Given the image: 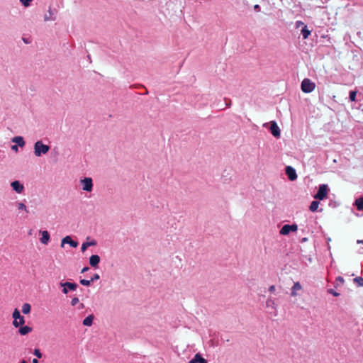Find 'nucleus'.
Segmentation results:
<instances>
[{
  "instance_id": "1",
  "label": "nucleus",
  "mask_w": 363,
  "mask_h": 363,
  "mask_svg": "<svg viewBox=\"0 0 363 363\" xmlns=\"http://www.w3.org/2000/svg\"><path fill=\"white\" fill-rule=\"evenodd\" d=\"M79 183L82 191L87 193H91L93 191L94 183L91 177L81 178Z\"/></svg>"
},
{
  "instance_id": "2",
  "label": "nucleus",
  "mask_w": 363,
  "mask_h": 363,
  "mask_svg": "<svg viewBox=\"0 0 363 363\" xmlns=\"http://www.w3.org/2000/svg\"><path fill=\"white\" fill-rule=\"evenodd\" d=\"M50 150V147L48 145L43 144L41 140H38L34 144V154L36 157H40L45 155Z\"/></svg>"
},
{
  "instance_id": "3",
  "label": "nucleus",
  "mask_w": 363,
  "mask_h": 363,
  "mask_svg": "<svg viewBox=\"0 0 363 363\" xmlns=\"http://www.w3.org/2000/svg\"><path fill=\"white\" fill-rule=\"evenodd\" d=\"M12 317L13 318V325L15 328H18L25 323L24 317L21 315L20 311L17 308L14 309Z\"/></svg>"
},
{
  "instance_id": "4",
  "label": "nucleus",
  "mask_w": 363,
  "mask_h": 363,
  "mask_svg": "<svg viewBox=\"0 0 363 363\" xmlns=\"http://www.w3.org/2000/svg\"><path fill=\"white\" fill-rule=\"evenodd\" d=\"M315 87V83L311 82L309 79H304L301 82V90L304 93L312 92Z\"/></svg>"
},
{
  "instance_id": "5",
  "label": "nucleus",
  "mask_w": 363,
  "mask_h": 363,
  "mask_svg": "<svg viewBox=\"0 0 363 363\" xmlns=\"http://www.w3.org/2000/svg\"><path fill=\"white\" fill-rule=\"evenodd\" d=\"M269 123H264V126L267 127ZM269 130L274 137L277 138L280 137L281 130L275 121H273L269 123Z\"/></svg>"
},
{
  "instance_id": "6",
  "label": "nucleus",
  "mask_w": 363,
  "mask_h": 363,
  "mask_svg": "<svg viewBox=\"0 0 363 363\" xmlns=\"http://www.w3.org/2000/svg\"><path fill=\"white\" fill-rule=\"evenodd\" d=\"M328 191V186L326 184H320L314 198L318 200H323L326 197Z\"/></svg>"
},
{
  "instance_id": "7",
  "label": "nucleus",
  "mask_w": 363,
  "mask_h": 363,
  "mask_svg": "<svg viewBox=\"0 0 363 363\" xmlns=\"http://www.w3.org/2000/svg\"><path fill=\"white\" fill-rule=\"evenodd\" d=\"M298 229V226L296 224L289 225L286 224L283 225V227L280 230V234L283 235H286L289 234L291 232H296Z\"/></svg>"
},
{
  "instance_id": "8",
  "label": "nucleus",
  "mask_w": 363,
  "mask_h": 363,
  "mask_svg": "<svg viewBox=\"0 0 363 363\" xmlns=\"http://www.w3.org/2000/svg\"><path fill=\"white\" fill-rule=\"evenodd\" d=\"M45 21H53L57 18V10L49 7L48 12L43 16Z\"/></svg>"
},
{
  "instance_id": "9",
  "label": "nucleus",
  "mask_w": 363,
  "mask_h": 363,
  "mask_svg": "<svg viewBox=\"0 0 363 363\" xmlns=\"http://www.w3.org/2000/svg\"><path fill=\"white\" fill-rule=\"evenodd\" d=\"M60 286H62V293L65 294H67V287H69L70 291H75L77 288V284L75 283L72 282H60Z\"/></svg>"
},
{
  "instance_id": "10",
  "label": "nucleus",
  "mask_w": 363,
  "mask_h": 363,
  "mask_svg": "<svg viewBox=\"0 0 363 363\" xmlns=\"http://www.w3.org/2000/svg\"><path fill=\"white\" fill-rule=\"evenodd\" d=\"M65 244H69L72 247H77L78 246V242L74 241L69 235L62 238L60 244L61 247H64Z\"/></svg>"
},
{
  "instance_id": "11",
  "label": "nucleus",
  "mask_w": 363,
  "mask_h": 363,
  "mask_svg": "<svg viewBox=\"0 0 363 363\" xmlns=\"http://www.w3.org/2000/svg\"><path fill=\"white\" fill-rule=\"evenodd\" d=\"M13 190L17 194H21L24 190V186L19 181H14L11 183Z\"/></svg>"
},
{
  "instance_id": "12",
  "label": "nucleus",
  "mask_w": 363,
  "mask_h": 363,
  "mask_svg": "<svg viewBox=\"0 0 363 363\" xmlns=\"http://www.w3.org/2000/svg\"><path fill=\"white\" fill-rule=\"evenodd\" d=\"M40 234L41 235V238L40 239V242L45 245H47L50 240V235L48 230H40Z\"/></svg>"
},
{
  "instance_id": "13",
  "label": "nucleus",
  "mask_w": 363,
  "mask_h": 363,
  "mask_svg": "<svg viewBox=\"0 0 363 363\" xmlns=\"http://www.w3.org/2000/svg\"><path fill=\"white\" fill-rule=\"evenodd\" d=\"M286 174L291 181H294L297 179L296 170L291 166H287L286 167Z\"/></svg>"
},
{
  "instance_id": "14",
  "label": "nucleus",
  "mask_w": 363,
  "mask_h": 363,
  "mask_svg": "<svg viewBox=\"0 0 363 363\" xmlns=\"http://www.w3.org/2000/svg\"><path fill=\"white\" fill-rule=\"evenodd\" d=\"M99 262H100V257L99 255H94L89 257V264L91 267H97Z\"/></svg>"
},
{
  "instance_id": "15",
  "label": "nucleus",
  "mask_w": 363,
  "mask_h": 363,
  "mask_svg": "<svg viewBox=\"0 0 363 363\" xmlns=\"http://www.w3.org/2000/svg\"><path fill=\"white\" fill-rule=\"evenodd\" d=\"M96 244H97V242L95 240H91L90 241L84 242L82 245L81 250H82V252H84L86 250V249L89 247L95 246V245H96Z\"/></svg>"
},
{
  "instance_id": "16",
  "label": "nucleus",
  "mask_w": 363,
  "mask_h": 363,
  "mask_svg": "<svg viewBox=\"0 0 363 363\" xmlns=\"http://www.w3.org/2000/svg\"><path fill=\"white\" fill-rule=\"evenodd\" d=\"M11 140L13 143L17 144V145H18L21 147H23L25 146L26 143L23 140V138L21 136H16V137L13 138Z\"/></svg>"
},
{
  "instance_id": "17",
  "label": "nucleus",
  "mask_w": 363,
  "mask_h": 363,
  "mask_svg": "<svg viewBox=\"0 0 363 363\" xmlns=\"http://www.w3.org/2000/svg\"><path fill=\"white\" fill-rule=\"evenodd\" d=\"M266 306L268 308H272L275 311H277V304L275 301L272 297H269L266 301Z\"/></svg>"
},
{
  "instance_id": "18",
  "label": "nucleus",
  "mask_w": 363,
  "mask_h": 363,
  "mask_svg": "<svg viewBox=\"0 0 363 363\" xmlns=\"http://www.w3.org/2000/svg\"><path fill=\"white\" fill-rule=\"evenodd\" d=\"M32 330H33L32 328L30 326H28V325L21 326L18 330V333L21 335H26L28 334L29 333H30L32 331Z\"/></svg>"
},
{
  "instance_id": "19",
  "label": "nucleus",
  "mask_w": 363,
  "mask_h": 363,
  "mask_svg": "<svg viewBox=\"0 0 363 363\" xmlns=\"http://www.w3.org/2000/svg\"><path fill=\"white\" fill-rule=\"evenodd\" d=\"M301 285L299 282H296L294 283V286H292L291 288V295L292 296H297V291H299L301 289Z\"/></svg>"
},
{
  "instance_id": "20",
  "label": "nucleus",
  "mask_w": 363,
  "mask_h": 363,
  "mask_svg": "<svg viewBox=\"0 0 363 363\" xmlns=\"http://www.w3.org/2000/svg\"><path fill=\"white\" fill-rule=\"evenodd\" d=\"M189 363H207V362L205 359L197 354L192 359L190 360Z\"/></svg>"
},
{
  "instance_id": "21",
  "label": "nucleus",
  "mask_w": 363,
  "mask_h": 363,
  "mask_svg": "<svg viewBox=\"0 0 363 363\" xmlns=\"http://www.w3.org/2000/svg\"><path fill=\"white\" fill-rule=\"evenodd\" d=\"M94 318V317L93 315H88L86 318L84 319L83 325L85 326H91L93 323Z\"/></svg>"
},
{
  "instance_id": "22",
  "label": "nucleus",
  "mask_w": 363,
  "mask_h": 363,
  "mask_svg": "<svg viewBox=\"0 0 363 363\" xmlns=\"http://www.w3.org/2000/svg\"><path fill=\"white\" fill-rule=\"evenodd\" d=\"M301 35L303 39H307L311 35V31L307 28L306 26H304L301 29Z\"/></svg>"
},
{
  "instance_id": "23",
  "label": "nucleus",
  "mask_w": 363,
  "mask_h": 363,
  "mask_svg": "<svg viewBox=\"0 0 363 363\" xmlns=\"http://www.w3.org/2000/svg\"><path fill=\"white\" fill-rule=\"evenodd\" d=\"M30 310H31V306H30V305L29 303H26L23 304V306H22V312H23V313L28 314V313H30Z\"/></svg>"
},
{
  "instance_id": "24",
  "label": "nucleus",
  "mask_w": 363,
  "mask_h": 363,
  "mask_svg": "<svg viewBox=\"0 0 363 363\" xmlns=\"http://www.w3.org/2000/svg\"><path fill=\"white\" fill-rule=\"evenodd\" d=\"M319 201H313L311 202L310 206H309V209L312 211V212H315L317 211L318 206H319Z\"/></svg>"
},
{
  "instance_id": "25",
  "label": "nucleus",
  "mask_w": 363,
  "mask_h": 363,
  "mask_svg": "<svg viewBox=\"0 0 363 363\" xmlns=\"http://www.w3.org/2000/svg\"><path fill=\"white\" fill-rule=\"evenodd\" d=\"M355 205L359 211H363V201L360 198L356 199Z\"/></svg>"
},
{
  "instance_id": "26",
  "label": "nucleus",
  "mask_w": 363,
  "mask_h": 363,
  "mask_svg": "<svg viewBox=\"0 0 363 363\" xmlns=\"http://www.w3.org/2000/svg\"><path fill=\"white\" fill-rule=\"evenodd\" d=\"M16 205L19 211H25L28 212L27 207L23 203L16 202Z\"/></svg>"
},
{
  "instance_id": "27",
  "label": "nucleus",
  "mask_w": 363,
  "mask_h": 363,
  "mask_svg": "<svg viewBox=\"0 0 363 363\" xmlns=\"http://www.w3.org/2000/svg\"><path fill=\"white\" fill-rule=\"evenodd\" d=\"M356 96H357V91H351L350 92V100L351 101H354L356 100Z\"/></svg>"
},
{
  "instance_id": "28",
  "label": "nucleus",
  "mask_w": 363,
  "mask_h": 363,
  "mask_svg": "<svg viewBox=\"0 0 363 363\" xmlns=\"http://www.w3.org/2000/svg\"><path fill=\"white\" fill-rule=\"evenodd\" d=\"M354 281L358 284L359 286H363V278L362 277H356L354 279Z\"/></svg>"
},
{
  "instance_id": "29",
  "label": "nucleus",
  "mask_w": 363,
  "mask_h": 363,
  "mask_svg": "<svg viewBox=\"0 0 363 363\" xmlns=\"http://www.w3.org/2000/svg\"><path fill=\"white\" fill-rule=\"evenodd\" d=\"M33 0H20V2L25 6L28 7Z\"/></svg>"
},
{
  "instance_id": "30",
  "label": "nucleus",
  "mask_w": 363,
  "mask_h": 363,
  "mask_svg": "<svg viewBox=\"0 0 363 363\" xmlns=\"http://www.w3.org/2000/svg\"><path fill=\"white\" fill-rule=\"evenodd\" d=\"M91 283V280H86V279H81L80 280V284L83 286H90Z\"/></svg>"
},
{
  "instance_id": "31",
  "label": "nucleus",
  "mask_w": 363,
  "mask_h": 363,
  "mask_svg": "<svg viewBox=\"0 0 363 363\" xmlns=\"http://www.w3.org/2000/svg\"><path fill=\"white\" fill-rule=\"evenodd\" d=\"M33 354L35 356H36L38 358H41L42 357V353L40 352V351L38 349H35L34 350Z\"/></svg>"
},
{
  "instance_id": "32",
  "label": "nucleus",
  "mask_w": 363,
  "mask_h": 363,
  "mask_svg": "<svg viewBox=\"0 0 363 363\" xmlns=\"http://www.w3.org/2000/svg\"><path fill=\"white\" fill-rule=\"evenodd\" d=\"M79 302V300L77 297H74L71 301V305L74 306Z\"/></svg>"
},
{
  "instance_id": "33",
  "label": "nucleus",
  "mask_w": 363,
  "mask_h": 363,
  "mask_svg": "<svg viewBox=\"0 0 363 363\" xmlns=\"http://www.w3.org/2000/svg\"><path fill=\"white\" fill-rule=\"evenodd\" d=\"M100 278V276L98 274H95L91 278V282L96 281V280H98Z\"/></svg>"
},
{
  "instance_id": "34",
  "label": "nucleus",
  "mask_w": 363,
  "mask_h": 363,
  "mask_svg": "<svg viewBox=\"0 0 363 363\" xmlns=\"http://www.w3.org/2000/svg\"><path fill=\"white\" fill-rule=\"evenodd\" d=\"M295 26H296V28H299V27H301V26H304V23H303V22H302V21H297L296 22Z\"/></svg>"
},
{
  "instance_id": "35",
  "label": "nucleus",
  "mask_w": 363,
  "mask_h": 363,
  "mask_svg": "<svg viewBox=\"0 0 363 363\" xmlns=\"http://www.w3.org/2000/svg\"><path fill=\"white\" fill-rule=\"evenodd\" d=\"M18 145H12L11 146V150H13L14 152H18Z\"/></svg>"
},
{
  "instance_id": "36",
  "label": "nucleus",
  "mask_w": 363,
  "mask_h": 363,
  "mask_svg": "<svg viewBox=\"0 0 363 363\" xmlns=\"http://www.w3.org/2000/svg\"><path fill=\"white\" fill-rule=\"evenodd\" d=\"M269 291L270 292H274L275 291V286L274 285L270 286L269 288Z\"/></svg>"
},
{
  "instance_id": "37",
  "label": "nucleus",
  "mask_w": 363,
  "mask_h": 363,
  "mask_svg": "<svg viewBox=\"0 0 363 363\" xmlns=\"http://www.w3.org/2000/svg\"><path fill=\"white\" fill-rule=\"evenodd\" d=\"M89 269V267H84L82 270V273H84L85 272H86L87 270Z\"/></svg>"
},
{
  "instance_id": "38",
  "label": "nucleus",
  "mask_w": 363,
  "mask_h": 363,
  "mask_svg": "<svg viewBox=\"0 0 363 363\" xmlns=\"http://www.w3.org/2000/svg\"><path fill=\"white\" fill-rule=\"evenodd\" d=\"M357 242L358 244H362V243H363V240H358L357 241Z\"/></svg>"
},
{
  "instance_id": "39",
  "label": "nucleus",
  "mask_w": 363,
  "mask_h": 363,
  "mask_svg": "<svg viewBox=\"0 0 363 363\" xmlns=\"http://www.w3.org/2000/svg\"><path fill=\"white\" fill-rule=\"evenodd\" d=\"M32 362H33V363H38V361L37 359H33Z\"/></svg>"
},
{
  "instance_id": "40",
  "label": "nucleus",
  "mask_w": 363,
  "mask_h": 363,
  "mask_svg": "<svg viewBox=\"0 0 363 363\" xmlns=\"http://www.w3.org/2000/svg\"><path fill=\"white\" fill-rule=\"evenodd\" d=\"M255 9H259V5H255L254 6Z\"/></svg>"
},
{
  "instance_id": "41",
  "label": "nucleus",
  "mask_w": 363,
  "mask_h": 363,
  "mask_svg": "<svg viewBox=\"0 0 363 363\" xmlns=\"http://www.w3.org/2000/svg\"><path fill=\"white\" fill-rule=\"evenodd\" d=\"M333 295H334V296H337V295H338V294H337V293H336V292H334V293H333Z\"/></svg>"
},
{
  "instance_id": "42",
  "label": "nucleus",
  "mask_w": 363,
  "mask_h": 363,
  "mask_svg": "<svg viewBox=\"0 0 363 363\" xmlns=\"http://www.w3.org/2000/svg\"><path fill=\"white\" fill-rule=\"evenodd\" d=\"M342 280H343L342 278H341V277L339 278V281H342Z\"/></svg>"
},
{
  "instance_id": "43",
  "label": "nucleus",
  "mask_w": 363,
  "mask_h": 363,
  "mask_svg": "<svg viewBox=\"0 0 363 363\" xmlns=\"http://www.w3.org/2000/svg\"><path fill=\"white\" fill-rule=\"evenodd\" d=\"M21 363H27L25 360H23Z\"/></svg>"
},
{
  "instance_id": "44",
  "label": "nucleus",
  "mask_w": 363,
  "mask_h": 363,
  "mask_svg": "<svg viewBox=\"0 0 363 363\" xmlns=\"http://www.w3.org/2000/svg\"><path fill=\"white\" fill-rule=\"evenodd\" d=\"M363 201V198H360Z\"/></svg>"
}]
</instances>
